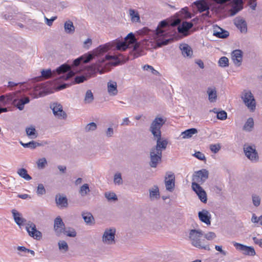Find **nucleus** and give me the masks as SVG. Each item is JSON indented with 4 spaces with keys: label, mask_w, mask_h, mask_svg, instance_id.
Wrapping results in <instances>:
<instances>
[{
    "label": "nucleus",
    "mask_w": 262,
    "mask_h": 262,
    "mask_svg": "<svg viewBox=\"0 0 262 262\" xmlns=\"http://www.w3.org/2000/svg\"><path fill=\"white\" fill-rule=\"evenodd\" d=\"M115 46H116L117 50L120 51H125L129 47V45L127 44L126 41H120L116 42L115 41L108 42L104 45H100L92 52H89L75 59L73 62V66L76 68L80 66L81 63H88L92 60L95 56L103 55Z\"/></svg>",
    "instance_id": "obj_1"
},
{
    "label": "nucleus",
    "mask_w": 262,
    "mask_h": 262,
    "mask_svg": "<svg viewBox=\"0 0 262 262\" xmlns=\"http://www.w3.org/2000/svg\"><path fill=\"white\" fill-rule=\"evenodd\" d=\"M126 57L122 54L110 55H106L104 58H101L96 63L86 68L87 72L91 75H95L97 72L103 74L109 71L111 65L117 66L125 62Z\"/></svg>",
    "instance_id": "obj_2"
},
{
    "label": "nucleus",
    "mask_w": 262,
    "mask_h": 262,
    "mask_svg": "<svg viewBox=\"0 0 262 262\" xmlns=\"http://www.w3.org/2000/svg\"><path fill=\"white\" fill-rule=\"evenodd\" d=\"M41 75L34 78V80L39 81L51 78H55L63 80H67L73 77L75 72L70 70V67L67 64H63L55 70L43 69L41 71Z\"/></svg>",
    "instance_id": "obj_3"
},
{
    "label": "nucleus",
    "mask_w": 262,
    "mask_h": 262,
    "mask_svg": "<svg viewBox=\"0 0 262 262\" xmlns=\"http://www.w3.org/2000/svg\"><path fill=\"white\" fill-rule=\"evenodd\" d=\"M30 99L28 97H25L18 100L13 99L12 96H0V114L12 111V109L19 110H23L25 104L29 103Z\"/></svg>",
    "instance_id": "obj_4"
},
{
    "label": "nucleus",
    "mask_w": 262,
    "mask_h": 262,
    "mask_svg": "<svg viewBox=\"0 0 262 262\" xmlns=\"http://www.w3.org/2000/svg\"><path fill=\"white\" fill-rule=\"evenodd\" d=\"M204 235V232L201 230L191 229L189 232V237L191 244L195 247L200 249L210 250L207 242L201 238Z\"/></svg>",
    "instance_id": "obj_5"
},
{
    "label": "nucleus",
    "mask_w": 262,
    "mask_h": 262,
    "mask_svg": "<svg viewBox=\"0 0 262 262\" xmlns=\"http://www.w3.org/2000/svg\"><path fill=\"white\" fill-rule=\"evenodd\" d=\"M218 5L215 10L217 12L223 11L227 3H229L232 5L230 13L232 15H235L238 12L243 8V0H214Z\"/></svg>",
    "instance_id": "obj_6"
},
{
    "label": "nucleus",
    "mask_w": 262,
    "mask_h": 262,
    "mask_svg": "<svg viewBox=\"0 0 262 262\" xmlns=\"http://www.w3.org/2000/svg\"><path fill=\"white\" fill-rule=\"evenodd\" d=\"M180 23V20L178 19L174 22L172 23L171 26H169L167 21L165 20L161 21L158 25L156 29V33L155 35L158 37L164 38L167 36H172L174 35L175 32H169L168 31L170 30L173 27L177 26Z\"/></svg>",
    "instance_id": "obj_7"
},
{
    "label": "nucleus",
    "mask_w": 262,
    "mask_h": 262,
    "mask_svg": "<svg viewBox=\"0 0 262 262\" xmlns=\"http://www.w3.org/2000/svg\"><path fill=\"white\" fill-rule=\"evenodd\" d=\"M241 98L245 105L251 112H253L255 110L256 101L250 91L244 90L241 95Z\"/></svg>",
    "instance_id": "obj_8"
},
{
    "label": "nucleus",
    "mask_w": 262,
    "mask_h": 262,
    "mask_svg": "<svg viewBox=\"0 0 262 262\" xmlns=\"http://www.w3.org/2000/svg\"><path fill=\"white\" fill-rule=\"evenodd\" d=\"M166 121V118L156 117L151 122L149 128L154 136H159L161 134V128Z\"/></svg>",
    "instance_id": "obj_9"
},
{
    "label": "nucleus",
    "mask_w": 262,
    "mask_h": 262,
    "mask_svg": "<svg viewBox=\"0 0 262 262\" xmlns=\"http://www.w3.org/2000/svg\"><path fill=\"white\" fill-rule=\"evenodd\" d=\"M244 151L246 156L252 162H257L259 159L258 155L256 150L255 145H250L245 144L244 145Z\"/></svg>",
    "instance_id": "obj_10"
},
{
    "label": "nucleus",
    "mask_w": 262,
    "mask_h": 262,
    "mask_svg": "<svg viewBox=\"0 0 262 262\" xmlns=\"http://www.w3.org/2000/svg\"><path fill=\"white\" fill-rule=\"evenodd\" d=\"M125 40L127 42L128 45L134 44L133 50L135 52L134 58L139 57L141 55L142 51H140L139 48L140 46V43L136 40L135 36L132 32L129 33L125 37Z\"/></svg>",
    "instance_id": "obj_11"
},
{
    "label": "nucleus",
    "mask_w": 262,
    "mask_h": 262,
    "mask_svg": "<svg viewBox=\"0 0 262 262\" xmlns=\"http://www.w3.org/2000/svg\"><path fill=\"white\" fill-rule=\"evenodd\" d=\"M26 229L30 236L35 239L39 241L42 238V233L37 230L36 225L29 221L26 224Z\"/></svg>",
    "instance_id": "obj_12"
},
{
    "label": "nucleus",
    "mask_w": 262,
    "mask_h": 262,
    "mask_svg": "<svg viewBox=\"0 0 262 262\" xmlns=\"http://www.w3.org/2000/svg\"><path fill=\"white\" fill-rule=\"evenodd\" d=\"M233 246L236 249L246 255L254 256L256 254L255 251L252 247L247 246L236 242H233Z\"/></svg>",
    "instance_id": "obj_13"
},
{
    "label": "nucleus",
    "mask_w": 262,
    "mask_h": 262,
    "mask_svg": "<svg viewBox=\"0 0 262 262\" xmlns=\"http://www.w3.org/2000/svg\"><path fill=\"white\" fill-rule=\"evenodd\" d=\"M162 152L161 151L156 150L151 148L150 151V166L151 167H156L158 163L162 160Z\"/></svg>",
    "instance_id": "obj_14"
},
{
    "label": "nucleus",
    "mask_w": 262,
    "mask_h": 262,
    "mask_svg": "<svg viewBox=\"0 0 262 262\" xmlns=\"http://www.w3.org/2000/svg\"><path fill=\"white\" fill-rule=\"evenodd\" d=\"M208 176L209 172L208 170L205 169H202L195 172L192 179L194 181L193 182L202 184L208 178Z\"/></svg>",
    "instance_id": "obj_15"
},
{
    "label": "nucleus",
    "mask_w": 262,
    "mask_h": 262,
    "mask_svg": "<svg viewBox=\"0 0 262 262\" xmlns=\"http://www.w3.org/2000/svg\"><path fill=\"white\" fill-rule=\"evenodd\" d=\"M192 188L196 193L201 202L206 203L207 201V194L203 188L200 186V184L196 182H192Z\"/></svg>",
    "instance_id": "obj_16"
},
{
    "label": "nucleus",
    "mask_w": 262,
    "mask_h": 262,
    "mask_svg": "<svg viewBox=\"0 0 262 262\" xmlns=\"http://www.w3.org/2000/svg\"><path fill=\"white\" fill-rule=\"evenodd\" d=\"M115 234V228L106 229L102 236L103 242L107 244L114 243Z\"/></svg>",
    "instance_id": "obj_17"
},
{
    "label": "nucleus",
    "mask_w": 262,
    "mask_h": 262,
    "mask_svg": "<svg viewBox=\"0 0 262 262\" xmlns=\"http://www.w3.org/2000/svg\"><path fill=\"white\" fill-rule=\"evenodd\" d=\"M65 228V225L61 218L58 216L54 220V230L57 236H60L62 233V230Z\"/></svg>",
    "instance_id": "obj_18"
},
{
    "label": "nucleus",
    "mask_w": 262,
    "mask_h": 262,
    "mask_svg": "<svg viewBox=\"0 0 262 262\" xmlns=\"http://www.w3.org/2000/svg\"><path fill=\"white\" fill-rule=\"evenodd\" d=\"M167 177H165V183L166 190L172 192L174 187L175 176L173 173H167Z\"/></svg>",
    "instance_id": "obj_19"
},
{
    "label": "nucleus",
    "mask_w": 262,
    "mask_h": 262,
    "mask_svg": "<svg viewBox=\"0 0 262 262\" xmlns=\"http://www.w3.org/2000/svg\"><path fill=\"white\" fill-rule=\"evenodd\" d=\"M56 205L61 208H67L68 206V200L66 196L58 193L55 196Z\"/></svg>",
    "instance_id": "obj_20"
},
{
    "label": "nucleus",
    "mask_w": 262,
    "mask_h": 262,
    "mask_svg": "<svg viewBox=\"0 0 262 262\" xmlns=\"http://www.w3.org/2000/svg\"><path fill=\"white\" fill-rule=\"evenodd\" d=\"M213 35L220 38H226L229 36L228 31L224 30L217 25L213 26Z\"/></svg>",
    "instance_id": "obj_21"
},
{
    "label": "nucleus",
    "mask_w": 262,
    "mask_h": 262,
    "mask_svg": "<svg viewBox=\"0 0 262 262\" xmlns=\"http://www.w3.org/2000/svg\"><path fill=\"white\" fill-rule=\"evenodd\" d=\"M155 139H157V144L156 145L153 147L152 148L156 149V150L161 151L162 152L163 150H165L168 144V141L167 140H162L161 139V134H160L159 136H154Z\"/></svg>",
    "instance_id": "obj_22"
},
{
    "label": "nucleus",
    "mask_w": 262,
    "mask_h": 262,
    "mask_svg": "<svg viewBox=\"0 0 262 262\" xmlns=\"http://www.w3.org/2000/svg\"><path fill=\"white\" fill-rule=\"evenodd\" d=\"M12 213L14 221L18 226L20 227L21 226H23L24 225H26V224H27V223H26L27 221L25 219L22 217L21 213L18 212L15 209L12 210Z\"/></svg>",
    "instance_id": "obj_23"
},
{
    "label": "nucleus",
    "mask_w": 262,
    "mask_h": 262,
    "mask_svg": "<svg viewBox=\"0 0 262 262\" xmlns=\"http://www.w3.org/2000/svg\"><path fill=\"white\" fill-rule=\"evenodd\" d=\"M198 216L200 220L207 225L211 224V215L209 212L205 209L198 213Z\"/></svg>",
    "instance_id": "obj_24"
},
{
    "label": "nucleus",
    "mask_w": 262,
    "mask_h": 262,
    "mask_svg": "<svg viewBox=\"0 0 262 262\" xmlns=\"http://www.w3.org/2000/svg\"><path fill=\"white\" fill-rule=\"evenodd\" d=\"M243 52L241 50H234L231 54L232 59L234 64L239 67L242 64Z\"/></svg>",
    "instance_id": "obj_25"
},
{
    "label": "nucleus",
    "mask_w": 262,
    "mask_h": 262,
    "mask_svg": "<svg viewBox=\"0 0 262 262\" xmlns=\"http://www.w3.org/2000/svg\"><path fill=\"white\" fill-rule=\"evenodd\" d=\"M180 49L182 55L185 57L191 58L193 54V51L191 47L186 43H183L180 45Z\"/></svg>",
    "instance_id": "obj_26"
},
{
    "label": "nucleus",
    "mask_w": 262,
    "mask_h": 262,
    "mask_svg": "<svg viewBox=\"0 0 262 262\" xmlns=\"http://www.w3.org/2000/svg\"><path fill=\"white\" fill-rule=\"evenodd\" d=\"M81 216L86 225H93L95 224V218L91 212L83 211L81 213Z\"/></svg>",
    "instance_id": "obj_27"
},
{
    "label": "nucleus",
    "mask_w": 262,
    "mask_h": 262,
    "mask_svg": "<svg viewBox=\"0 0 262 262\" xmlns=\"http://www.w3.org/2000/svg\"><path fill=\"white\" fill-rule=\"evenodd\" d=\"M200 12L209 10V6L204 0H198L193 3Z\"/></svg>",
    "instance_id": "obj_28"
},
{
    "label": "nucleus",
    "mask_w": 262,
    "mask_h": 262,
    "mask_svg": "<svg viewBox=\"0 0 262 262\" xmlns=\"http://www.w3.org/2000/svg\"><path fill=\"white\" fill-rule=\"evenodd\" d=\"M208 100L210 102H214L217 100V91L215 87H208L207 89Z\"/></svg>",
    "instance_id": "obj_29"
},
{
    "label": "nucleus",
    "mask_w": 262,
    "mask_h": 262,
    "mask_svg": "<svg viewBox=\"0 0 262 262\" xmlns=\"http://www.w3.org/2000/svg\"><path fill=\"white\" fill-rule=\"evenodd\" d=\"M107 92L110 96H115L118 93L117 84L116 82L110 81L107 84Z\"/></svg>",
    "instance_id": "obj_30"
},
{
    "label": "nucleus",
    "mask_w": 262,
    "mask_h": 262,
    "mask_svg": "<svg viewBox=\"0 0 262 262\" xmlns=\"http://www.w3.org/2000/svg\"><path fill=\"white\" fill-rule=\"evenodd\" d=\"M234 24L240 30L241 33H245L247 32V23L245 20L236 19L234 20Z\"/></svg>",
    "instance_id": "obj_31"
},
{
    "label": "nucleus",
    "mask_w": 262,
    "mask_h": 262,
    "mask_svg": "<svg viewBox=\"0 0 262 262\" xmlns=\"http://www.w3.org/2000/svg\"><path fill=\"white\" fill-rule=\"evenodd\" d=\"M193 24L192 22L183 21L178 27V31L180 33H185L192 28Z\"/></svg>",
    "instance_id": "obj_32"
},
{
    "label": "nucleus",
    "mask_w": 262,
    "mask_h": 262,
    "mask_svg": "<svg viewBox=\"0 0 262 262\" xmlns=\"http://www.w3.org/2000/svg\"><path fill=\"white\" fill-rule=\"evenodd\" d=\"M154 35H155V33H154ZM157 37H158L155 35L154 38L150 39L146 38H144L142 42V46L148 49L155 48L156 47L155 39Z\"/></svg>",
    "instance_id": "obj_33"
},
{
    "label": "nucleus",
    "mask_w": 262,
    "mask_h": 262,
    "mask_svg": "<svg viewBox=\"0 0 262 262\" xmlns=\"http://www.w3.org/2000/svg\"><path fill=\"white\" fill-rule=\"evenodd\" d=\"M51 108L52 110L54 115H66L63 111L62 106L58 103H53L51 105Z\"/></svg>",
    "instance_id": "obj_34"
},
{
    "label": "nucleus",
    "mask_w": 262,
    "mask_h": 262,
    "mask_svg": "<svg viewBox=\"0 0 262 262\" xmlns=\"http://www.w3.org/2000/svg\"><path fill=\"white\" fill-rule=\"evenodd\" d=\"M198 133V130L195 128L188 129L181 133V136L182 139H188Z\"/></svg>",
    "instance_id": "obj_35"
},
{
    "label": "nucleus",
    "mask_w": 262,
    "mask_h": 262,
    "mask_svg": "<svg viewBox=\"0 0 262 262\" xmlns=\"http://www.w3.org/2000/svg\"><path fill=\"white\" fill-rule=\"evenodd\" d=\"M254 127L253 119L251 117L249 118L246 122L243 127V130L246 132H251Z\"/></svg>",
    "instance_id": "obj_36"
},
{
    "label": "nucleus",
    "mask_w": 262,
    "mask_h": 262,
    "mask_svg": "<svg viewBox=\"0 0 262 262\" xmlns=\"http://www.w3.org/2000/svg\"><path fill=\"white\" fill-rule=\"evenodd\" d=\"M149 196L151 200L158 199L160 198V193L157 186H154V187L149 189Z\"/></svg>",
    "instance_id": "obj_37"
},
{
    "label": "nucleus",
    "mask_w": 262,
    "mask_h": 262,
    "mask_svg": "<svg viewBox=\"0 0 262 262\" xmlns=\"http://www.w3.org/2000/svg\"><path fill=\"white\" fill-rule=\"evenodd\" d=\"M17 173L20 177L26 180L29 181L32 179V177L28 173V171L25 168L18 169Z\"/></svg>",
    "instance_id": "obj_38"
},
{
    "label": "nucleus",
    "mask_w": 262,
    "mask_h": 262,
    "mask_svg": "<svg viewBox=\"0 0 262 262\" xmlns=\"http://www.w3.org/2000/svg\"><path fill=\"white\" fill-rule=\"evenodd\" d=\"M64 28L65 32L67 33H73L75 31V27L73 26V22L71 20H68L65 22L64 24Z\"/></svg>",
    "instance_id": "obj_39"
},
{
    "label": "nucleus",
    "mask_w": 262,
    "mask_h": 262,
    "mask_svg": "<svg viewBox=\"0 0 262 262\" xmlns=\"http://www.w3.org/2000/svg\"><path fill=\"white\" fill-rule=\"evenodd\" d=\"M58 248L62 253H66L69 250V246L67 243L63 241L60 240L58 243Z\"/></svg>",
    "instance_id": "obj_40"
},
{
    "label": "nucleus",
    "mask_w": 262,
    "mask_h": 262,
    "mask_svg": "<svg viewBox=\"0 0 262 262\" xmlns=\"http://www.w3.org/2000/svg\"><path fill=\"white\" fill-rule=\"evenodd\" d=\"M129 15L133 22H138L140 21L139 14L138 12L135 10H129Z\"/></svg>",
    "instance_id": "obj_41"
},
{
    "label": "nucleus",
    "mask_w": 262,
    "mask_h": 262,
    "mask_svg": "<svg viewBox=\"0 0 262 262\" xmlns=\"http://www.w3.org/2000/svg\"><path fill=\"white\" fill-rule=\"evenodd\" d=\"M93 100L94 96L92 91L90 90H87L85 93L84 99L85 103H90L93 101Z\"/></svg>",
    "instance_id": "obj_42"
},
{
    "label": "nucleus",
    "mask_w": 262,
    "mask_h": 262,
    "mask_svg": "<svg viewBox=\"0 0 262 262\" xmlns=\"http://www.w3.org/2000/svg\"><path fill=\"white\" fill-rule=\"evenodd\" d=\"M27 135L31 137V138H35L37 136V133L35 127L31 126V127H27L26 128Z\"/></svg>",
    "instance_id": "obj_43"
},
{
    "label": "nucleus",
    "mask_w": 262,
    "mask_h": 262,
    "mask_svg": "<svg viewBox=\"0 0 262 262\" xmlns=\"http://www.w3.org/2000/svg\"><path fill=\"white\" fill-rule=\"evenodd\" d=\"M62 231V233L69 237H74L76 236V232L74 229L65 228Z\"/></svg>",
    "instance_id": "obj_44"
},
{
    "label": "nucleus",
    "mask_w": 262,
    "mask_h": 262,
    "mask_svg": "<svg viewBox=\"0 0 262 262\" xmlns=\"http://www.w3.org/2000/svg\"><path fill=\"white\" fill-rule=\"evenodd\" d=\"M90 192L89 185L88 184H84L82 185L79 190V193L82 196H84Z\"/></svg>",
    "instance_id": "obj_45"
},
{
    "label": "nucleus",
    "mask_w": 262,
    "mask_h": 262,
    "mask_svg": "<svg viewBox=\"0 0 262 262\" xmlns=\"http://www.w3.org/2000/svg\"><path fill=\"white\" fill-rule=\"evenodd\" d=\"M104 196L108 201H116L118 200L116 194L113 192H106Z\"/></svg>",
    "instance_id": "obj_46"
},
{
    "label": "nucleus",
    "mask_w": 262,
    "mask_h": 262,
    "mask_svg": "<svg viewBox=\"0 0 262 262\" xmlns=\"http://www.w3.org/2000/svg\"><path fill=\"white\" fill-rule=\"evenodd\" d=\"M114 183L116 185H120L123 184V180L121 174L120 172L115 173L114 176Z\"/></svg>",
    "instance_id": "obj_47"
},
{
    "label": "nucleus",
    "mask_w": 262,
    "mask_h": 262,
    "mask_svg": "<svg viewBox=\"0 0 262 262\" xmlns=\"http://www.w3.org/2000/svg\"><path fill=\"white\" fill-rule=\"evenodd\" d=\"M218 63L221 67H227L229 66V60L227 57L223 56L220 58Z\"/></svg>",
    "instance_id": "obj_48"
},
{
    "label": "nucleus",
    "mask_w": 262,
    "mask_h": 262,
    "mask_svg": "<svg viewBox=\"0 0 262 262\" xmlns=\"http://www.w3.org/2000/svg\"><path fill=\"white\" fill-rule=\"evenodd\" d=\"M97 128V125L95 122H91L88 124L85 128L84 130L85 132H89L92 131H94Z\"/></svg>",
    "instance_id": "obj_49"
},
{
    "label": "nucleus",
    "mask_w": 262,
    "mask_h": 262,
    "mask_svg": "<svg viewBox=\"0 0 262 262\" xmlns=\"http://www.w3.org/2000/svg\"><path fill=\"white\" fill-rule=\"evenodd\" d=\"M209 148L213 153L216 154L220 150L221 146L220 144H210Z\"/></svg>",
    "instance_id": "obj_50"
},
{
    "label": "nucleus",
    "mask_w": 262,
    "mask_h": 262,
    "mask_svg": "<svg viewBox=\"0 0 262 262\" xmlns=\"http://www.w3.org/2000/svg\"><path fill=\"white\" fill-rule=\"evenodd\" d=\"M47 162L46 159L45 158L42 159H40L38 160L37 162V166L38 168L43 169L45 167V165L47 164Z\"/></svg>",
    "instance_id": "obj_51"
},
{
    "label": "nucleus",
    "mask_w": 262,
    "mask_h": 262,
    "mask_svg": "<svg viewBox=\"0 0 262 262\" xmlns=\"http://www.w3.org/2000/svg\"><path fill=\"white\" fill-rule=\"evenodd\" d=\"M46 189L42 184H38L37 189V193L39 195H42L46 193Z\"/></svg>",
    "instance_id": "obj_52"
},
{
    "label": "nucleus",
    "mask_w": 262,
    "mask_h": 262,
    "mask_svg": "<svg viewBox=\"0 0 262 262\" xmlns=\"http://www.w3.org/2000/svg\"><path fill=\"white\" fill-rule=\"evenodd\" d=\"M252 202H253V205L255 207H257L260 205V199L259 197V196H258L257 195H252Z\"/></svg>",
    "instance_id": "obj_53"
},
{
    "label": "nucleus",
    "mask_w": 262,
    "mask_h": 262,
    "mask_svg": "<svg viewBox=\"0 0 262 262\" xmlns=\"http://www.w3.org/2000/svg\"><path fill=\"white\" fill-rule=\"evenodd\" d=\"M193 156H194L195 158H196L197 159H198L200 160H202V161L206 160V158H205V155L200 151L195 152L193 155Z\"/></svg>",
    "instance_id": "obj_54"
},
{
    "label": "nucleus",
    "mask_w": 262,
    "mask_h": 262,
    "mask_svg": "<svg viewBox=\"0 0 262 262\" xmlns=\"http://www.w3.org/2000/svg\"><path fill=\"white\" fill-rule=\"evenodd\" d=\"M216 237V234L214 232H209L204 234V237L207 240H212Z\"/></svg>",
    "instance_id": "obj_55"
},
{
    "label": "nucleus",
    "mask_w": 262,
    "mask_h": 262,
    "mask_svg": "<svg viewBox=\"0 0 262 262\" xmlns=\"http://www.w3.org/2000/svg\"><path fill=\"white\" fill-rule=\"evenodd\" d=\"M86 80L84 76H77L74 78V83H80L83 82Z\"/></svg>",
    "instance_id": "obj_56"
},
{
    "label": "nucleus",
    "mask_w": 262,
    "mask_h": 262,
    "mask_svg": "<svg viewBox=\"0 0 262 262\" xmlns=\"http://www.w3.org/2000/svg\"><path fill=\"white\" fill-rule=\"evenodd\" d=\"M151 32L152 33H154L153 32L151 31L149 29H148L146 27L143 28V29L139 30L138 31V33L140 35H146V34H149V32Z\"/></svg>",
    "instance_id": "obj_57"
},
{
    "label": "nucleus",
    "mask_w": 262,
    "mask_h": 262,
    "mask_svg": "<svg viewBox=\"0 0 262 262\" xmlns=\"http://www.w3.org/2000/svg\"><path fill=\"white\" fill-rule=\"evenodd\" d=\"M209 112H213L216 115H227V113L225 111L220 110L217 108H214L213 110H210Z\"/></svg>",
    "instance_id": "obj_58"
},
{
    "label": "nucleus",
    "mask_w": 262,
    "mask_h": 262,
    "mask_svg": "<svg viewBox=\"0 0 262 262\" xmlns=\"http://www.w3.org/2000/svg\"><path fill=\"white\" fill-rule=\"evenodd\" d=\"M114 130L112 127H108L105 131V135L107 137H111L113 136Z\"/></svg>",
    "instance_id": "obj_59"
},
{
    "label": "nucleus",
    "mask_w": 262,
    "mask_h": 262,
    "mask_svg": "<svg viewBox=\"0 0 262 262\" xmlns=\"http://www.w3.org/2000/svg\"><path fill=\"white\" fill-rule=\"evenodd\" d=\"M215 249L216 251H219L223 255H226L227 252L222 249V246L216 245Z\"/></svg>",
    "instance_id": "obj_60"
},
{
    "label": "nucleus",
    "mask_w": 262,
    "mask_h": 262,
    "mask_svg": "<svg viewBox=\"0 0 262 262\" xmlns=\"http://www.w3.org/2000/svg\"><path fill=\"white\" fill-rule=\"evenodd\" d=\"M253 240L255 244L258 245L259 247L262 248V239H258L256 237H253Z\"/></svg>",
    "instance_id": "obj_61"
},
{
    "label": "nucleus",
    "mask_w": 262,
    "mask_h": 262,
    "mask_svg": "<svg viewBox=\"0 0 262 262\" xmlns=\"http://www.w3.org/2000/svg\"><path fill=\"white\" fill-rule=\"evenodd\" d=\"M28 143L31 144H30V145H29L28 147L31 148L32 149H34L37 146L40 145L39 143H37L36 142L34 141H30L28 142Z\"/></svg>",
    "instance_id": "obj_62"
},
{
    "label": "nucleus",
    "mask_w": 262,
    "mask_h": 262,
    "mask_svg": "<svg viewBox=\"0 0 262 262\" xmlns=\"http://www.w3.org/2000/svg\"><path fill=\"white\" fill-rule=\"evenodd\" d=\"M200 20L203 21L206 17H210V12L208 10H206V12L201 14L200 16Z\"/></svg>",
    "instance_id": "obj_63"
},
{
    "label": "nucleus",
    "mask_w": 262,
    "mask_h": 262,
    "mask_svg": "<svg viewBox=\"0 0 262 262\" xmlns=\"http://www.w3.org/2000/svg\"><path fill=\"white\" fill-rule=\"evenodd\" d=\"M56 17H53L50 19L46 18L47 25L49 26H51L52 25L53 21L56 19Z\"/></svg>",
    "instance_id": "obj_64"
}]
</instances>
